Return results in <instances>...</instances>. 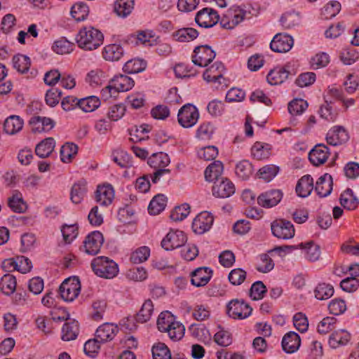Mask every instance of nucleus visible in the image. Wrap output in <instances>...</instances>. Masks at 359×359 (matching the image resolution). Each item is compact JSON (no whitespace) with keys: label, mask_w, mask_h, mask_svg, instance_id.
<instances>
[{"label":"nucleus","mask_w":359,"mask_h":359,"mask_svg":"<svg viewBox=\"0 0 359 359\" xmlns=\"http://www.w3.org/2000/svg\"><path fill=\"white\" fill-rule=\"evenodd\" d=\"M118 219L124 224H130L135 221V210L128 203L123 208H120L118 214Z\"/></svg>","instance_id":"nucleus-58"},{"label":"nucleus","mask_w":359,"mask_h":359,"mask_svg":"<svg viewBox=\"0 0 359 359\" xmlns=\"http://www.w3.org/2000/svg\"><path fill=\"white\" fill-rule=\"evenodd\" d=\"M213 221V217L210 212H201L192 222L193 231L197 234H203L210 229Z\"/></svg>","instance_id":"nucleus-13"},{"label":"nucleus","mask_w":359,"mask_h":359,"mask_svg":"<svg viewBox=\"0 0 359 359\" xmlns=\"http://www.w3.org/2000/svg\"><path fill=\"white\" fill-rule=\"evenodd\" d=\"M298 249H302L305 252V257L309 262H316L320 257V249L319 245L313 243V241L307 243H301L297 245Z\"/></svg>","instance_id":"nucleus-31"},{"label":"nucleus","mask_w":359,"mask_h":359,"mask_svg":"<svg viewBox=\"0 0 359 359\" xmlns=\"http://www.w3.org/2000/svg\"><path fill=\"white\" fill-rule=\"evenodd\" d=\"M154 37L153 31L141 30L137 31V34H132L122 40L123 43L138 45L139 43L151 46L150 39Z\"/></svg>","instance_id":"nucleus-21"},{"label":"nucleus","mask_w":359,"mask_h":359,"mask_svg":"<svg viewBox=\"0 0 359 359\" xmlns=\"http://www.w3.org/2000/svg\"><path fill=\"white\" fill-rule=\"evenodd\" d=\"M212 271L208 267H199L191 273V283L196 287L205 286L210 281Z\"/></svg>","instance_id":"nucleus-18"},{"label":"nucleus","mask_w":359,"mask_h":359,"mask_svg":"<svg viewBox=\"0 0 359 359\" xmlns=\"http://www.w3.org/2000/svg\"><path fill=\"white\" fill-rule=\"evenodd\" d=\"M224 165L220 161H214L205 170L204 175L206 181L213 182L220 180Z\"/></svg>","instance_id":"nucleus-28"},{"label":"nucleus","mask_w":359,"mask_h":359,"mask_svg":"<svg viewBox=\"0 0 359 359\" xmlns=\"http://www.w3.org/2000/svg\"><path fill=\"white\" fill-rule=\"evenodd\" d=\"M169 156L164 152H157L149 157L147 163L154 169L165 168L170 163Z\"/></svg>","instance_id":"nucleus-40"},{"label":"nucleus","mask_w":359,"mask_h":359,"mask_svg":"<svg viewBox=\"0 0 359 359\" xmlns=\"http://www.w3.org/2000/svg\"><path fill=\"white\" fill-rule=\"evenodd\" d=\"M124 50L121 45L112 43L106 46L102 50L103 57L109 61H118L123 55Z\"/></svg>","instance_id":"nucleus-29"},{"label":"nucleus","mask_w":359,"mask_h":359,"mask_svg":"<svg viewBox=\"0 0 359 359\" xmlns=\"http://www.w3.org/2000/svg\"><path fill=\"white\" fill-rule=\"evenodd\" d=\"M290 74V72L287 66H278L268 73L266 79L271 85H278L283 83Z\"/></svg>","instance_id":"nucleus-23"},{"label":"nucleus","mask_w":359,"mask_h":359,"mask_svg":"<svg viewBox=\"0 0 359 359\" xmlns=\"http://www.w3.org/2000/svg\"><path fill=\"white\" fill-rule=\"evenodd\" d=\"M31 130L34 133H46L55 126V122L50 118L40 116H33L29 121Z\"/></svg>","instance_id":"nucleus-15"},{"label":"nucleus","mask_w":359,"mask_h":359,"mask_svg":"<svg viewBox=\"0 0 359 359\" xmlns=\"http://www.w3.org/2000/svg\"><path fill=\"white\" fill-rule=\"evenodd\" d=\"M224 71L225 67L224 64L220 61H216L204 71L203 78L208 83H216L217 80L222 79L226 83V79L223 76Z\"/></svg>","instance_id":"nucleus-16"},{"label":"nucleus","mask_w":359,"mask_h":359,"mask_svg":"<svg viewBox=\"0 0 359 359\" xmlns=\"http://www.w3.org/2000/svg\"><path fill=\"white\" fill-rule=\"evenodd\" d=\"M154 312V305L150 299L146 300L142 304L141 309L136 316V320L138 323H146L150 320Z\"/></svg>","instance_id":"nucleus-54"},{"label":"nucleus","mask_w":359,"mask_h":359,"mask_svg":"<svg viewBox=\"0 0 359 359\" xmlns=\"http://www.w3.org/2000/svg\"><path fill=\"white\" fill-rule=\"evenodd\" d=\"M187 241L186 233L178 229H170L161 241V247L165 250H172L184 245Z\"/></svg>","instance_id":"nucleus-7"},{"label":"nucleus","mask_w":359,"mask_h":359,"mask_svg":"<svg viewBox=\"0 0 359 359\" xmlns=\"http://www.w3.org/2000/svg\"><path fill=\"white\" fill-rule=\"evenodd\" d=\"M327 175L320 177L315 186V191L320 198L328 196L332 190V177L330 176V181L326 180Z\"/></svg>","instance_id":"nucleus-39"},{"label":"nucleus","mask_w":359,"mask_h":359,"mask_svg":"<svg viewBox=\"0 0 359 359\" xmlns=\"http://www.w3.org/2000/svg\"><path fill=\"white\" fill-rule=\"evenodd\" d=\"M334 103L330 101H325V104H322L318 110L320 116L328 121H334L337 117V111L333 107Z\"/></svg>","instance_id":"nucleus-51"},{"label":"nucleus","mask_w":359,"mask_h":359,"mask_svg":"<svg viewBox=\"0 0 359 359\" xmlns=\"http://www.w3.org/2000/svg\"><path fill=\"white\" fill-rule=\"evenodd\" d=\"M101 104L98 97L91 95L78 100V107L85 112H91L97 109Z\"/></svg>","instance_id":"nucleus-42"},{"label":"nucleus","mask_w":359,"mask_h":359,"mask_svg":"<svg viewBox=\"0 0 359 359\" xmlns=\"http://www.w3.org/2000/svg\"><path fill=\"white\" fill-rule=\"evenodd\" d=\"M104 41L103 34L93 27H84L80 29L76 36L78 46L85 50H93L100 47Z\"/></svg>","instance_id":"nucleus-1"},{"label":"nucleus","mask_w":359,"mask_h":359,"mask_svg":"<svg viewBox=\"0 0 359 359\" xmlns=\"http://www.w3.org/2000/svg\"><path fill=\"white\" fill-rule=\"evenodd\" d=\"M110 83H112L114 93L126 92L133 88L135 85L134 80L127 75H116L111 79Z\"/></svg>","instance_id":"nucleus-22"},{"label":"nucleus","mask_w":359,"mask_h":359,"mask_svg":"<svg viewBox=\"0 0 359 359\" xmlns=\"http://www.w3.org/2000/svg\"><path fill=\"white\" fill-rule=\"evenodd\" d=\"M330 155V149L324 144L316 145L309 154L311 163L319 166L326 162Z\"/></svg>","instance_id":"nucleus-17"},{"label":"nucleus","mask_w":359,"mask_h":359,"mask_svg":"<svg viewBox=\"0 0 359 359\" xmlns=\"http://www.w3.org/2000/svg\"><path fill=\"white\" fill-rule=\"evenodd\" d=\"M17 286L15 277L10 273L3 276L0 280V289L6 295L13 294Z\"/></svg>","instance_id":"nucleus-46"},{"label":"nucleus","mask_w":359,"mask_h":359,"mask_svg":"<svg viewBox=\"0 0 359 359\" xmlns=\"http://www.w3.org/2000/svg\"><path fill=\"white\" fill-rule=\"evenodd\" d=\"M233 183L226 177H222L220 180L214 182L212 186V194L217 198H228L235 193Z\"/></svg>","instance_id":"nucleus-11"},{"label":"nucleus","mask_w":359,"mask_h":359,"mask_svg":"<svg viewBox=\"0 0 359 359\" xmlns=\"http://www.w3.org/2000/svg\"><path fill=\"white\" fill-rule=\"evenodd\" d=\"M175 322V318L171 312L163 311L157 319V327L160 332H166Z\"/></svg>","instance_id":"nucleus-41"},{"label":"nucleus","mask_w":359,"mask_h":359,"mask_svg":"<svg viewBox=\"0 0 359 359\" xmlns=\"http://www.w3.org/2000/svg\"><path fill=\"white\" fill-rule=\"evenodd\" d=\"M313 179L310 175L302 176L297 182L295 191L298 196L305 198L313 189Z\"/></svg>","instance_id":"nucleus-25"},{"label":"nucleus","mask_w":359,"mask_h":359,"mask_svg":"<svg viewBox=\"0 0 359 359\" xmlns=\"http://www.w3.org/2000/svg\"><path fill=\"white\" fill-rule=\"evenodd\" d=\"M294 44L292 37L286 34L278 33L276 34L270 43V48L273 52H288Z\"/></svg>","instance_id":"nucleus-14"},{"label":"nucleus","mask_w":359,"mask_h":359,"mask_svg":"<svg viewBox=\"0 0 359 359\" xmlns=\"http://www.w3.org/2000/svg\"><path fill=\"white\" fill-rule=\"evenodd\" d=\"M267 290L264 284L260 281L255 282L250 289L249 296L252 300L257 301L264 298Z\"/></svg>","instance_id":"nucleus-61"},{"label":"nucleus","mask_w":359,"mask_h":359,"mask_svg":"<svg viewBox=\"0 0 359 359\" xmlns=\"http://www.w3.org/2000/svg\"><path fill=\"white\" fill-rule=\"evenodd\" d=\"M308 102L303 99H294L288 104V111L292 115H300L308 107Z\"/></svg>","instance_id":"nucleus-62"},{"label":"nucleus","mask_w":359,"mask_h":359,"mask_svg":"<svg viewBox=\"0 0 359 359\" xmlns=\"http://www.w3.org/2000/svg\"><path fill=\"white\" fill-rule=\"evenodd\" d=\"M283 196L280 189H272L260 194L257 196V202H280Z\"/></svg>","instance_id":"nucleus-50"},{"label":"nucleus","mask_w":359,"mask_h":359,"mask_svg":"<svg viewBox=\"0 0 359 359\" xmlns=\"http://www.w3.org/2000/svg\"><path fill=\"white\" fill-rule=\"evenodd\" d=\"M150 255V249L147 246H142L132 252L130 259L133 264H140L148 259Z\"/></svg>","instance_id":"nucleus-64"},{"label":"nucleus","mask_w":359,"mask_h":359,"mask_svg":"<svg viewBox=\"0 0 359 359\" xmlns=\"http://www.w3.org/2000/svg\"><path fill=\"white\" fill-rule=\"evenodd\" d=\"M24 121L16 115H11L8 117L4 123V130L9 135H13L20 131L23 127Z\"/></svg>","instance_id":"nucleus-34"},{"label":"nucleus","mask_w":359,"mask_h":359,"mask_svg":"<svg viewBox=\"0 0 359 359\" xmlns=\"http://www.w3.org/2000/svg\"><path fill=\"white\" fill-rule=\"evenodd\" d=\"M350 138L348 132L344 127L334 126L331 128L326 135L327 143L332 146H339L346 143Z\"/></svg>","instance_id":"nucleus-10"},{"label":"nucleus","mask_w":359,"mask_h":359,"mask_svg":"<svg viewBox=\"0 0 359 359\" xmlns=\"http://www.w3.org/2000/svg\"><path fill=\"white\" fill-rule=\"evenodd\" d=\"M301 344L299 335L294 332H289L283 337L281 345L283 350L287 353L296 352Z\"/></svg>","instance_id":"nucleus-19"},{"label":"nucleus","mask_w":359,"mask_h":359,"mask_svg":"<svg viewBox=\"0 0 359 359\" xmlns=\"http://www.w3.org/2000/svg\"><path fill=\"white\" fill-rule=\"evenodd\" d=\"M87 182L84 179L74 183L72 187L70 198L72 202H81L87 194Z\"/></svg>","instance_id":"nucleus-33"},{"label":"nucleus","mask_w":359,"mask_h":359,"mask_svg":"<svg viewBox=\"0 0 359 359\" xmlns=\"http://www.w3.org/2000/svg\"><path fill=\"white\" fill-rule=\"evenodd\" d=\"M94 194L96 202H113L114 198V189L109 183L98 184Z\"/></svg>","instance_id":"nucleus-24"},{"label":"nucleus","mask_w":359,"mask_h":359,"mask_svg":"<svg viewBox=\"0 0 359 359\" xmlns=\"http://www.w3.org/2000/svg\"><path fill=\"white\" fill-rule=\"evenodd\" d=\"M151 352L154 359H172L169 348L164 343L154 344Z\"/></svg>","instance_id":"nucleus-57"},{"label":"nucleus","mask_w":359,"mask_h":359,"mask_svg":"<svg viewBox=\"0 0 359 359\" xmlns=\"http://www.w3.org/2000/svg\"><path fill=\"white\" fill-rule=\"evenodd\" d=\"M118 332L117 325L106 323L100 325L95 332L97 337L102 343L112 340Z\"/></svg>","instance_id":"nucleus-20"},{"label":"nucleus","mask_w":359,"mask_h":359,"mask_svg":"<svg viewBox=\"0 0 359 359\" xmlns=\"http://www.w3.org/2000/svg\"><path fill=\"white\" fill-rule=\"evenodd\" d=\"M279 170L278 166L269 164L259 168L257 172V176L266 182H270L276 176Z\"/></svg>","instance_id":"nucleus-53"},{"label":"nucleus","mask_w":359,"mask_h":359,"mask_svg":"<svg viewBox=\"0 0 359 359\" xmlns=\"http://www.w3.org/2000/svg\"><path fill=\"white\" fill-rule=\"evenodd\" d=\"M91 267L97 276L107 279L113 278L118 273V264L104 256L94 258L91 262Z\"/></svg>","instance_id":"nucleus-2"},{"label":"nucleus","mask_w":359,"mask_h":359,"mask_svg":"<svg viewBox=\"0 0 359 359\" xmlns=\"http://www.w3.org/2000/svg\"><path fill=\"white\" fill-rule=\"evenodd\" d=\"M147 62L141 59H132L127 61L123 70L126 74H136L144 71L146 69Z\"/></svg>","instance_id":"nucleus-48"},{"label":"nucleus","mask_w":359,"mask_h":359,"mask_svg":"<svg viewBox=\"0 0 359 359\" xmlns=\"http://www.w3.org/2000/svg\"><path fill=\"white\" fill-rule=\"evenodd\" d=\"M74 48V43L69 41L65 37L55 41L53 46V50L57 54H67L71 53Z\"/></svg>","instance_id":"nucleus-56"},{"label":"nucleus","mask_w":359,"mask_h":359,"mask_svg":"<svg viewBox=\"0 0 359 359\" xmlns=\"http://www.w3.org/2000/svg\"><path fill=\"white\" fill-rule=\"evenodd\" d=\"M253 165L248 160L238 162L235 168L236 175L243 180H248L253 173Z\"/></svg>","instance_id":"nucleus-44"},{"label":"nucleus","mask_w":359,"mask_h":359,"mask_svg":"<svg viewBox=\"0 0 359 359\" xmlns=\"http://www.w3.org/2000/svg\"><path fill=\"white\" fill-rule=\"evenodd\" d=\"M135 0H116L114 4V13L121 18L128 17L134 9Z\"/></svg>","instance_id":"nucleus-32"},{"label":"nucleus","mask_w":359,"mask_h":359,"mask_svg":"<svg viewBox=\"0 0 359 359\" xmlns=\"http://www.w3.org/2000/svg\"><path fill=\"white\" fill-rule=\"evenodd\" d=\"M79 332V323L76 320L65 323L62 329V339L63 341L74 340Z\"/></svg>","instance_id":"nucleus-37"},{"label":"nucleus","mask_w":359,"mask_h":359,"mask_svg":"<svg viewBox=\"0 0 359 359\" xmlns=\"http://www.w3.org/2000/svg\"><path fill=\"white\" fill-rule=\"evenodd\" d=\"M152 130V126L147 123H142L140 126H135L134 127L128 129L129 135L135 136L136 140L130 137V141L131 142H141L143 140H149V137L147 135L144 137L143 135L147 134Z\"/></svg>","instance_id":"nucleus-36"},{"label":"nucleus","mask_w":359,"mask_h":359,"mask_svg":"<svg viewBox=\"0 0 359 359\" xmlns=\"http://www.w3.org/2000/svg\"><path fill=\"white\" fill-rule=\"evenodd\" d=\"M61 232L65 242L71 243L79 233V226L77 224H63L61 227Z\"/></svg>","instance_id":"nucleus-59"},{"label":"nucleus","mask_w":359,"mask_h":359,"mask_svg":"<svg viewBox=\"0 0 359 359\" xmlns=\"http://www.w3.org/2000/svg\"><path fill=\"white\" fill-rule=\"evenodd\" d=\"M274 236L280 239H290L294 237L295 230L291 222L280 219L274 221L271 225Z\"/></svg>","instance_id":"nucleus-8"},{"label":"nucleus","mask_w":359,"mask_h":359,"mask_svg":"<svg viewBox=\"0 0 359 359\" xmlns=\"http://www.w3.org/2000/svg\"><path fill=\"white\" fill-rule=\"evenodd\" d=\"M330 62V56L327 53L320 52L316 54L310 60L313 69H318L326 67Z\"/></svg>","instance_id":"nucleus-63"},{"label":"nucleus","mask_w":359,"mask_h":359,"mask_svg":"<svg viewBox=\"0 0 359 359\" xmlns=\"http://www.w3.org/2000/svg\"><path fill=\"white\" fill-rule=\"evenodd\" d=\"M14 69L21 74L27 73L31 66L30 58L22 54H17L12 59Z\"/></svg>","instance_id":"nucleus-45"},{"label":"nucleus","mask_w":359,"mask_h":359,"mask_svg":"<svg viewBox=\"0 0 359 359\" xmlns=\"http://www.w3.org/2000/svg\"><path fill=\"white\" fill-rule=\"evenodd\" d=\"M219 20V15L215 10L210 8H203L197 12L195 21L201 27L209 28L213 27Z\"/></svg>","instance_id":"nucleus-9"},{"label":"nucleus","mask_w":359,"mask_h":359,"mask_svg":"<svg viewBox=\"0 0 359 359\" xmlns=\"http://www.w3.org/2000/svg\"><path fill=\"white\" fill-rule=\"evenodd\" d=\"M341 10V4L338 1H330L321 9V18L329 20L335 17Z\"/></svg>","instance_id":"nucleus-49"},{"label":"nucleus","mask_w":359,"mask_h":359,"mask_svg":"<svg viewBox=\"0 0 359 359\" xmlns=\"http://www.w3.org/2000/svg\"><path fill=\"white\" fill-rule=\"evenodd\" d=\"M104 242L102 233L99 231H94L89 233L84 242L83 246L86 253L92 255L97 254Z\"/></svg>","instance_id":"nucleus-12"},{"label":"nucleus","mask_w":359,"mask_h":359,"mask_svg":"<svg viewBox=\"0 0 359 359\" xmlns=\"http://www.w3.org/2000/svg\"><path fill=\"white\" fill-rule=\"evenodd\" d=\"M190 212L189 203H181L171 210L170 217L174 222H181L188 217Z\"/></svg>","instance_id":"nucleus-47"},{"label":"nucleus","mask_w":359,"mask_h":359,"mask_svg":"<svg viewBox=\"0 0 359 359\" xmlns=\"http://www.w3.org/2000/svg\"><path fill=\"white\" fill-rule=\"evenodd\" d=\"M216 53L208 45H200L194 48L191 55V60L194 65L205 67H208L215 58Z\"/></svg>","instance_id":"nucleus-4"},{"label":"nucleus","mask_w":359,"mask_h":359,"mask_svg":"<svg viewBox=\"0 0 359 359\" xmlns=\"http://www.w3.org/2000/svg\"><path fill=\"white\" fill-rule=\"evenodd\" d=\"M198 32L192 27H184L177 29L172 34L173 39L179 42H189L198 36Z\"/></svg>","instance_id":"nucleus-27"},{"label":"nucleus","mask_w":359,"mask_h":359,"mask_svg":"<svg viewBox=\"0 0 359 359\" xmlns=\"http://www.w3.org/2000/svg\"><path fill=\"white\" fill-rule=\"evenodd\" d=\"M252 312V308L243 299H234L226 305V313L233 319H245L251 315Z\"/></svg>","instance_id":"nucleus-3"},{"label":"nucleus","mask_w":359,"mask_h":359,"mask_svg":"<svg viewBox=\"0 0 359 359\" xmlns=\"http://www.w3.org/2000/svg\"><path fill=\"white\" fill-rule=\"evenodd\" d=\"M55 147V141L53 137H47L36 144L35 154L41 158H45L52 154Z\"/></svg>","instance_id":"nucleus-26"},{"label":"nucleus","mask_w":359,"mask_h":359,"mask_svg":"<svg viewBox=\"0 0 359 359\" xmlns=\"http://www.w3.org/2000/svg\"><path fill=\"white\" fill-rule=\"evenodd\" d=\"M199 118V112L196 106L186 104L182 106L177 114V121L183 128H191L194 126Z\"/></svg>","instance_id":"nucleus-6"},{"label":"nucleus","mask_w":359,"mask_h":359,"mask_svg":"<svg viewBox=\"0 0 359 359\" xmlns=\"http://www.w3.org/2000/svg\"><path fill=\"white\" fill-rule=\"evenodd\" d=\"M78 152V146L72 142H67L60 149V159L63 163H68L74 158Z\"/></svg>","instance_id":"nucleus-55"},{"label":"nucleus","mask_w":359,"mask_h":359,"mask_svg":"<svg viewBox=\"0 0 359 359\" xmlns=\"http://www.w3.org/2000/svg\"><path fill=\"white\" fill-rule=\"evenodd\" d=\"M81 291V283L78 278H68L65 279L59 287V294L65 302L74 300Z\"/></svg>","instance_id":"nucleus-5"},{"label":"nucleus","mask_w":359,"mask_h":359,"mask_svg":"<svg viewBox=\"0 0 359 359\" xmlns=\"http://www.w3.org/2000/svg\"><path fill=\"white\" fill-rule=\"evenodd\" d=\"M71 15L75 20L79 22L86 19L89 14V8L86 3L79 1L71 8Z\"/></svg>","instance_id":"nucleus-43"},{"label":"nucleus","mask_w":359,"mask_h":359,"mask_svg":"<svg viewBox=\"0 0 359 359\" xmlns=\"http://www.w3.org/2000/svg\"><path fill=\"white\" fill-rule=\"evenodd\" d=\"M334 292L333 286L325 283L318 284L314 290L315 297L319 300L330 299L333 295Z\"/></svg>","instance_id":"nucleus-52"},{"label":"nucleus","mask_w":359,"mask_h":359,"mask_svg":"<svg viewBox=\"0 0 359 359\" xmlns=\"http://www.w3.org/2000/svg\"><path fill=\"white\" fill-rule=\"evenodd\" d=\"M271 146L267 143L256 142L251 148V154L254 158L263 160L271 155Z\"/></svg>","instance_id":"nucleus-35"},{"label":"nucleus","mask_w":359,"mask_h":359,"mask_svg":"<svg viewBox=\"0 0 359 359\" xmlns=\"http://www.w3.org/2000/svg\"><path fill=\"white\" fill-rule=\"evenodd\" d=\"M255 203L249 205L245 208V215L251 219H259L262 217L264 208H271L277 203H257L258 205H254Z\"/></svg>","instance_id":"nucleus-38"},{"label":"nucleus","mask_w":359,"mask_h":359,"mask_svg":"<svg viewBox=\"0 0 359 359\" xmlns=\"http://www.w3.org/2000/svg\"><path fill=\"white\" fill-rule=\"evenodd\" d=\"M351 335L345 330L334 331L329 337V345L332 348H337L339 346L346 345L350 340Z\"/></svg>","instance_id":"nucleus-30"},{"label":"nucleus","mask_w":359,"mask_h":359,"mask_svg":"<svg viewBox=\"0 0 359 359\" xmlns=\"http://www.w3.org/2000/svg\"><path fill=\"white\" fill-rule=\"evenodd\" d=\"M126 111V107L123 103L115 104L109 107L107 117L111 121L121 119Z\"/></svg>","instance_id":"nucleus-60"}]
</instances>
